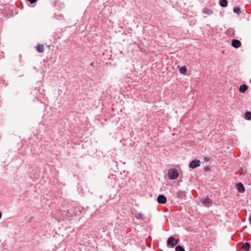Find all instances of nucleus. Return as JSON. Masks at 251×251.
<instances>
[{"instance_id": "412c9836", "label": "nucleus", "mask_w": 251, "mask_h": 251, "mask_svg": "<svg viewBox=\"0 0 251 251\" xmlns=\"http://www.w3.org/2000/svg\"><path fill=\"white\" fill-rule=\"evenodd\" d=\"M179 241V239H175V244H176V246L178 243Z\"/></svg>"}, {"instance_id": "a211bd4d", "label": "nucleus", "mask_w": 251, "mask_h": 251, "mask_svg": "<svg viewBox=\"0 0 251 251\" xmlns=\"http://www.w3.org/2000/svg\"><path fill=\"white\" fill-rule=\"evenodd\" d=\"M233 12L238 14H241V9L239 7H235L233 8Z\"/></svg>"}, {"instance_id": "1a4fd4ad", "label": "nucleus", "mask_w": 251, "mask_h": 251, "mask_svg": "<svg viewBox=\"0 0 251 251\" xmlns=\"http://www.w3.org/2000/svg\"><path fill=\"white\" fill-rule=\"evenodd\" d=\"M251 247V245L249 242H246L243 244L242 249L245 251H249Z\"/></svg>"}, {"instance_id": "5701e85b", "label": "nucleus", "mask_w": 251, "mask_h": 251, "mask_svg": "<svg viewBox=\"0 0 251 251\" xmlns=\"http://www.w3.org/2000/svg\"><path fill=\"white\" fill-rule=\"evenodd\" d=\"M70 214H71L70 216H74V215H76V214H75L74 213H73L72 215L71 214V213Z\"/></svg>"}, {"instance_id": "393cba45", "label": "nucleus", "mask_w": 251, "mask_h": 251, "mask_svg": "<svg viewBox=\"0 0 251 251\" xmlns=\"http://www.w3.org/2000/svg\"><path fill=\"white\" fill-rule=\"evenodd\" d=\"M206 17H207L206 16H203L204 18H206Z\"/></svg>"}, {"instance_id": "7ed1b4c3", "label": "nucleus", "mask_w": 251, "mask_h": 251, "mask_svg": "<svg viewBox=\"0 0 251 251\" xmlns=\"http://www.w3.org/2000/svg\"><path fill=\"white\" fill-rule=\"evenodd\" d=\"M157 201L159 203L164 204L167 201V199L164 195H159L157 198Z\"/></svg>"}, {"instance_id": "2eb2a0df", "label": "nucleus", "mask_w": 251, "mask_h": 251, "mask_svg": "<svg viewBox=\"0 0 251 251\" xmlns=\"http://www.w3.org/2000/svg\"><path fill=\"white\" fill-rule=\"evenodd\" d=\"M135 217L138 220H139V219L142 220H144L143 216L140 213H136L135 215Z\"/></svg>"}, {"instance_id": "39448f33", "label": "nucleus", "mask_w": 251, "mask_h": 251, "mask_svg": "<svg viewBox=\"0 0 251 251\" xmlns=\"http://www.w3.org/2000/svg\"><path fill=\"white\" fill-rule=\"evenodd\" d=\"M201 201L202 202V203L205 206H207L212 203V201L210 199L208 198V197L201 199Z\"/></svg>"}, {"instance_id": "b1692460", "label": "nucleus", "mask_w": 251, "mask_h": 251, "mask_svg": "<svg viewBox=\"0 0 251 251\" xmlns=\"http://www.w3.org/2000/svg\"><path fill=\"white\" fill-rule=\"evenodd\" d=\"M249 221L251 223V215L250 216V218H249Z\"/></svg>"}, {"instance_id": "4468645a", "label": "nucleus", "mask_w": 251, "mask_h": 251, "mask_svg": "<svg viewBox=\"0 0 251 251\" xmlns=\"http://www.w3.org/2000/svg\"><path fill=\"white\" fill-rule=\"evenodd\" d=\"M245 119L247 120H251V112L247 111L245 114Z\"/></svg>"}, {"instance_id": "a878e982", "label": "nucleus", "mask_w": 251, "mask_h": 251, "mask_svg": "<svg viewBox=\"0 0 251 251\" xmlns=\"http://www.w3.org/2000/svg\"><path fill=\"white\" fill-rule=\"evenodd\" d=\"M93 63H92L91 64V66H92V65H93Z\"/></svg>"}, {"instance_id": "f8f14e48", "label": "nucleus", "mask_w": 251, "mask_h": 251, "mask_svg": "<svg viewBox=\"0 0 251 251\" xmlns=\"http://www.w3.org/2000/svg\"><path fill=\"white\" fill-rule=\"evenodd\" d=\"M36 49L38 52H43L44 50V46L43 45H39L36 47Z\"/></svg>"}, {"instance_id": "4be33fe9", "label": "nucleus", "mask_w": 251, "mask_h": 251, "mask_svg": "<svg viewBox=\"0 0 251 251\" xmlns=\"http://www.w3.org/2000/svg\"><path fill=\"white\" fill-rule=\"evenodd\" d=\"M205 170L206 171H209V167H205Z\"/></svg>"}, {"instance_id": "0eeeda50", "label": "nucleus", "mask_w": 251, "mask_h": 251, "mask_svg": "<svg viewBox=\"0 0 251 251\" xmlns=\"http://www.w3.org/2000/svg\"><path fill=\"white\" fill-rule=\"evenodd\" d=\"M237 189L240 193H244L245 192V187L243 185V184L241 183H238L236 184Z\"/></svg>"}, {"instance_id": "9b49d317", "label": "nucleus", "mask_w": 251, "mask_h": 251, "mask_svg": "<svg viewBox=\"0 0 251 251\" xmlns=\"http://www.w3.org/2000/svg\"><path fill=\"white\" fill-rule=\"evenodd\" d=\"M248 86L246 84H242L239 88V90L241 93H245L247 90Z\"/></svg>"}, {"instance_id": "9d476101", "label": "nucleus", "mask_w": 251, "mask_h": 251, "mask_svg": "<svg viewBox=\"0 0 251 251\" xmlns=\"http://www.w3.org/2000/svg\"><path fill=\"white\" fill-rule=\"evenodd\" d=\"M176 195L177 198L179 199H183L185 197V193L184 192V191L180 190L177 192Z\"/></svg>"}, {"instance_id": "f03ea898", "label": "nucleus", "mask_w": 251, "mask_h": 251, "mask_svg": "<svg viewBox=\"0 0 251 251\" xmlns=\"http://www.w3.org/2000/svg\"><path fill=\"white\" fill-rule=\"evenodd\" d=\"M201 165V161L199 160H193L190 162L189 167L192 169H195Z\"/></svg>"}, {"instance_id": "6e6552de", "label": "nucleus", "mask_w": 251, "mask_h": 251, "mask_svg": "<svg viewBox=\"0 0 251 251\" xmlns=\"http://www.w3.org/2000/svg\"><path fill=\"white\" fill-rule=\"evenodd\" d=\"M202 12L203 14L209 16L213 14V11L212 9L205 7L202 9Z\"/></svg>"}, {"instance_id": "ddd939ff", "label": "nucleus", "mask_w": 251, "mask_h": 251, "mask_svg": "<svg viewBox=\"0 0 251 251\" xmlns=\"http://www.w3.org/2000/svg\"><path fill=\"white\" fill-rule=\"evenodd\" d=\"M219 3L221 6L225 7L227 6L228 2L227 0H220Z\"/></svg>"}, {"instance_id": "dca6fc26", "label": "nucleus", "mask_w": 251, "mask_h": 251, "mask_svg": "<svg viewBox=\"0 0 251 251\" xmlns=\"http://www.w3.org/2000/svg\"><path fill=\"white\" fill-rule=\"evenodd\" d=\"M176 251H185L183 247L180 245H177L176 246L175 249Z\"/></svg>"}, {"instance_id": "6ab92c4d", "label": "nucleus", "mask_w": 251, "mask_h": 251, "mask_svg": "<svg viewBox=\"0 0 251 251\" xmlns=\"http://www.w3.org/2000/svg\"><path fill=\"white\" fill-rule=\"evenodd\" d=\"M29 1L31 4L35 3L37 0H27Z\"/></svg>"}, {"instance_id": "aec40b11", "label": "nucleus", "mask_w": 251, "mask_h": 251, "mask_svg": "<svg viewBox=\"0 0 251 251\" xmlns=\"http://www.w3.org/2000/svg\"><path fill=\"white\" fill-rule=\"evenodd\" d=\"M204 160L205 161H209L210 160V158L208 157H205L204 158Z\"/></svg>"}, {"instance_id": "423d86ee", "label": "nucleus", "mask_w": 251, "mask_h": 251, "mask_svg": "<svg viewBox=\"0 0 251 251\" xmlns=\"http://www.w3.org/2000/svg\"><path fill=\"white\" fill-rule=\"evenodd\" d=\"M175 239L174 237L171 236L170 237L167 241V245L171 246L172 247H174L176 246V244H175Z\"/></svg>"}, {"instance_id": "f3484780", "label": "nucleus", "mask_w": 251, "mask_h": 251, "mask_svg": "<svg viewBox=\"0 0 251 251\" xmlns=\"http://www.w3.org/2000/svg\"><path fill=\"white\" fill-rule=\"evenodd\" d=\"M179 71L180 73L184 74L187 71V68L185 66H182L180 68Z\"/></svg>"}, {"instance_id": "f257e3e1", "label": "nucleus", "mask_w": 251, "mask_h": 251, "mask_svg": "<svg viewBox=\"0 0 251 251\" xmlns=\"http://www.w3.org/2000/svg\"><path fill=\"white\" fill-rule=\"evenodd\" d=\"M179 174L178 171L175 168H172L169 170L168 172V176L171 179H175L178 176Z\"/></svg>"}, {"instance_id": "20e7f679", "label": "nucleus", "mask_w": 251, "mask_h": 251, "mask_svg": "<svg viewBox=\"0 0 251 251\" xmlns=\"http://www.w3.org/2000/svg\"><path fill=\"white\" fill-rule=\"evenodd\" d=\"M231 45L235 48H239L241 46V42L238 39H233Z\"/></svg>"}]
</instances>
